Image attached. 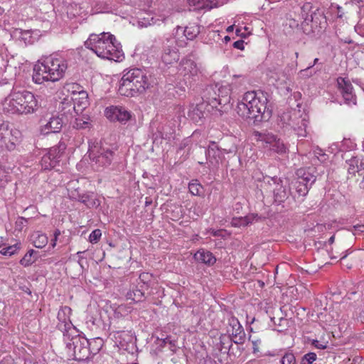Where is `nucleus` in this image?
I'll return each instance as SVG.
<instances>
[{"label": "nucleus", "mask_w": 364, "mask_h": 364, "mask_svg": "<svg viewBox=\"0 0 364 364\" xmlns=\"http://www.w3.org/2000/svg\"><path fill=\"white\" fill-rule=\"evenodd\" d=\"M21 141V133L15 129L9 130L8 125L0 124V146L11 151L17 149Z\"/></svg>", "instance_id": "12"}, {"label": "nucleus", "mask_w": 364, "mask_h": 364, "mask_svg": "<svg viewBox=\"0 0 364 364\" xmlns=\"http://www.w3.org/2000/svg\"><path fill=\"white\" fill-rule=\"evenodd\" d=\"M220 150H222L223 155L224 156V154H235L237 149H236L235 146L232 145L230 148L225 147V148L220 149Z\"/></svg>", "instance_id": "50"}, {"label": "nucleus", "mask_w": 364, "mask_h": 364, "mask_svg": "<svg viewBox=\"0 0 364 364\" xmlns=\"http://www.w3.org/2000/svg\"><path fill=\"white\" fill-rule=\"evenodd\" d=\"M3 66L4 68H0V86L6 84L12 78V75L8 73V72L12 70L13 68L9 65L7 63H4Z\"/></svg>", "instance_id": "33"}, {"label": "nucleus", "mask_w": 364, "mask_h": 364, "mask_svg": "<svg viewBox=\"0 0 364 364\" xmlns=\"http://www.w3.org/2000/svg\"><path fill=\"white\" fill-rule=\"evenodd\" d=\"M2 107L8 114H28L37 109L38 101L29 91H14L4 99Z\"/></svg>", "instance_id": "4"}, {"label": "nucleus", "mask_w": 364, "mask_h": 364, "mask_svg": "<svg viewBox=\"0 0 364 364\" xmlns=\"http://www.w3.org/2000/svg\"><path fill=\"white\" fill-rule=\"evenodd\" d=\"M150 83L144 70L130 69L124 73L119 82L118 92L125 97H135L145 92Z\"/></svg>", "instance_id": "5"}, {"label": "nucleus", "mask_w": 364, "mask_h": 364, "mask_svg": "<svg viewBox=\"0 0 364 364\" xmlns=\"http://www.w3.org/2000/svg\"><path fill=\"white\" fill-rule=\"evenodd\" d=\"M85 46L102 59L119 62L124 58L121 44L108 32L91 33L85 42Z\"/></svg>", "instance_id": "3"}, {"label": "nucleus", "mask_w": 364, "mask_h": 364, "mask_svg": "<svg viewBox=\"0 0 364 364\" xmlns=\"http://www.w3.org/2000/svg\"><path fill=\"white\" fill-rule=\"evenodd\" d=\"M122 335H126L128 336V333L125 331H115L114 332V337L115 339L121 338Z\"/></svg>", "instance_id": "57"}, {"label": "nucleus", "mask_w": 364, "mask_h": 364, "mask_svg": "<svg viewBox=\"0 0 364 364\" xmlns=\"http://www.w3.org/2000/svg\"><path fill=\"white\" fill-rule=\"evenodd\" d=\"M66 145L63 142H59L57 146L51 147L41 158V166L44 170L54 168L59 163Z\"/></svg>", "instance_id": "14"}, {"label": "nucleus", "mask_w": 364, "mask_h": 364, "mask_svg": "<svg viewBox=\"0 0 364 364\" xmlns=\"http://www.w3.org/2000/svg\"><path fill=\"white\" fill-rule=\"evenodd\" d=\"M280 122L283 127H290L299 137L306 136L309 117L305 112L294 109L284 112L280 116Z\"/></svg>", "instance_id": "6"}, {"label": "nucleus", "mask_w": 364, "mask_h": 364, "mask_svg": "<svg viewBox=\"0 0 364 364\" xmlns=\"http://www.w3.org/2000/svg\"><path fill=\"white\" fill-rule=\"evenodd\" d=\"M354 228V235H358L360 233H364V224L363 225H356L353 227Z\"/></svg>", "instance_id": "53"}, {"label": "nucleus", "mask_w": 364, "mask_h": 364, "mask_svg": "<svg viewBox=\"0 0 364 364\" xmlns=\"http://www.w3.org/2000/svg\"><path fill=\"white\" fill-rule=\"evenodd\" d=\"M233 28H234L233 26H230L227 28L226 31H227V32H231L233 31Z\"/></svg>", "instance_id": "61"}, {"label": "nucleus", "mask_w": 364, "mask_h": 364, "mask_svg": "<svg viewBox=\"0 0 364 364\" xmlns=\"http://www.w3.org/2000/svg\"><path fill=\"white\" fill-rule=\"evenodd\" d=\"M346 256H347V255H343V256L341 258V259H343L344 258H346Z\"/></svg>", "instance_id": "64"}, {"label": "nucleus", "mask_w": 364, "mask_h": 364, "mask_svg": "<svg viewBox=\"0 0 364 364\" xmlns=\"http://www.w3.org/2000/svg\"><path fill=\"white\" fill-rule=\"evenodd\" d=\"M186 43H184L185 44ZM183 46L181 41H178L172 37H168L163 42V48L161 55L162 62L166 65H171L179 60V53L175 45Z\"/></svg>", "instance_id": "13"}, {"label": "nucleus", "mask_w": 364, "mask_h": 364, "mask_svg": "<svg viewBox=\"0 0 364 364\" xmlns=\"http://www.w3.org/2000/svg\"><path fill=\"white\" fill-rule=\"evenodd\" d=\"M73 127L78 129H90L92 127L91 119L87 115H82L75 119Z\"/></svg>", "instance_id": "32"}, {"label": "nucleus", "mask_w": 364, "mask_h": 364, "mask_svg": "<svg viewBox=\"0 0 364 364\" xmlns=\"http://www.w3.org/2000/svg\"><path fill=\"white\" fill-rule=\"evenodd\" d=\"M68 69V61L63 54L53 53L42 58L34 65L33 81L36 84L45 82H58L62 79Z\"/></svg>", "instance_id": "1"}, {"label": "nucleus", "mask_w": 364, "mask_h": 364, "mask_svg": "<svg viewBox=\"0 0 364 364\" xmlns=\"http://www.w3.org/2000/svg\"><path fill=\"white\" fill-rule=\"evenodd\" d=\"M250 340L252 344V353L256 355L257 357H260L262 355L260 346L262 344V341L259 338H252V336H250Z\"/></svg>", "instance_id": "38"}, {"label": "nucleus", "mask_w": 364, "mask_h": 364, "mask_svg": "<svg viewBox=\"0 0 364 364\" xmlns=\"http://www.w3.org/2000/svg\"><path fill=\"white\" fill-rule=\"evenodd\" d=\"M103 343V340L99 337L89 340L90 355H96L102 348Z\"/></svg>", "instance_id": "34"}, {"label": "nucleus", "mask_w": 364, "mask_h": 364, "mask_svg": "<svg viewBox=\"0 0 364 364\" xmlns=\"http://www.w3.org/2000/svg\"><path fill=\"white\" fill-rule=\"evenodd\" d=\"M151 275L146 272H143L139 275V280L140 285H143L144 288L147 289V283L151 279Z\"/></svg>", "instance_id": "46"}, {"label": "nucleus", "mask_w": 364, "mask_h": 364, "mask_svg": "<svg viewBox=\"0 0 364 364\" xmlns=\"http://www.w3.org/2000/svg\"><path fill=\"white\" fill-rule=\"evenodd\" d=\"M79 200L88 208L94 207L96 205L95 201L94 200H90L88 195L80 196Z\"/></svg>", "instance_id": "45"}, {"label": "nucleus", "mask_w": 364, "mask_h": 364, "mask_svg": "<svg viewBox=\"0 0 364 364\" xmlns=\"http://www.w3.org/2000/svg\"><path fill=\"white\" fill-rule=\"evenodd\" d=\"M194 258L196 261L208 265H213L216 262V258L213 253L204 249H200L195 253Z\"/></svg>", "instance_id": "27"}, {"label": "nucleus", "mask_w": 364, "mask_h": 364, "mask_svg": "<svg viewBox=\"0 0 364 364\" xmlns=\"http://www.w3.org/2000/svg\"><path fill=\"white\" fill-rule=\"evenodd\" d=\"M175 110L179 119L182 117L185 118V109L183 106L178 105L175 107Z\"/></svg>", "instance_id": "47"}, {"label": "nucleus", "mask_w": 364, "mask_h": 364, "mask_svg": "<svg viewBox=\"0 0 364 364\" xmlns=\"http://www.w3.org/2000/svg\"><path fill=\"white\" fill-rule=\"evenodd\" d=\"M200 26L197 24H189L184 28L181 26H177L176 28L175 34L179 35V33H183L188 40L192 41L200 33Z\"/></svg>", "instance_id": "26"}, {"label": "nucleus", "mask_w": 364, "mask_h": 364, "mask_svg": "<svg viewBox=\"0 0 364 364\" xmlns=\"http://www.w3.org/2000/svg\"><path fill=\"white\" fill-rule=\"evenodd\" d=\"M255 136L257 141L262 143L264 148L272 150L279 154L287 152V146L280 139H277L274 134L256 132H255Z\"/></svg>", "instance_id": "15"}, {"label": "nucleus", "mask_w": 364, "mask_h": 364, "mask_svg": "<svg viewBox=\"0 0 364 364\" xmlns=\"http://www.w3.org/2000/svg\"><path fill=\"white\" fill-rule=\"evenodd\" d=\"M188 117L195 122H198L203 117V113L198 107H193L192 109L188 112Z\"/></svg>", "instance_id": "36"}, {"label": "nucleus", "mask_w": 364, "mask_h": 364, "mask_svg": "<svg viewBox=\"0 0 364 364\" xmlns=\"http://www.w3.org/2000/svg\"><path fill=\"white\" fill-rule=\"evenodd\" d=\"M106 117L112 122L126 123L132 117L131 112L121 106H110L105 110Z\"/></svg>", "instance_id": "19"}, {"label": "nucleus", "mask_w": 364, "mask_h": 364, "mask_svg": "<svg viewBox=\"0 0 364 364\" xmlns=\"http://www.w3.org/2000/svg\"><path fill=\"white\" fill-rule=\"evenodd\" d=\"M316 358L317 355L315 353H308L301 358L300 364H312Z\"/></svg>", "instance_id": "41"}, {"label": "nucleus", "mask_w": 364, "mask_h": 364, "mask_svg": "<svg viewBox=\"0 0 364 364\" xmlns=\"http://www.w3.org/2000/svg\"><path fill=\"white\" fill-rule=\"evenodd\" d=\"M316 170L314 167L301 168L296 171V178L291 182L296 198L305 197L316 181Z\"/></svg>", "instance_id": "7"}, {"label": "nucleus", "mask_w": 364, "mask_h": 364, "mask_svg": "<svg viewBox=\"0 0 364 364\" xmlns=\"http://www.w3.org/2000/svg\"><path fill=\"white\" fill-rule=\"evenodd\" d=\"M227 333L232 337L234 343L242 344L245 341L244 329L238 319L231 316L228 319Z\"/></svg>", "instance_id": "18"}, {"label": "nucleus", "mask_w": 364, "mask_h": 364, "mask_svg": "<svg viewBox=\"0 0 364 364\" xmlns=\"http://www.w3.org/2000/svg\"><path fill=\"white\" fill-rule=\"evenodd\" d=\"M347 171L348 175L355 176L356 173H359L364 169V157L355 156L346 161Z\"/></svg>", "instance_id": "24"}, {"label": "nucleus", "mask_w": 364, "mask_h": 364, "mask_svg": "<svg viewBox=\"0 0 364 364\" xmlns=\"http://www.w3.org/2000/svg\"><path fill=\"white\" fill-rule=\"evenodd\" d=\"M188 189L192 195L200 196L203 190V186L198 183L197 180H194L189 183Z\"/></svg>", "instance_id": "37"}, {"label": "nucleus", "mask_w": 364, "mask_h": 364, "mask_svg": "<svg viewBox=\"0 0 364 364\" xmlns=\"http://www.w3.org/2000/svg\"><path fill=\"white\" fill-rule=\"evenodd\" d=\"M306 19L307 20V24L311 22L313 26L321 28H325L327 24L324 12L319 8H315L314 11L311 13L310 17L306 16Z\"/></svg>", "instance_id": "25"}, {"label": "nucleus", "mask_w": 364, "mask_h": 364, "mask_svg": "<svg viewBox=\"0 0 364 364\" xmlns=\"http://www.w3.org/2000/svg\"><path fill=\"white\" fill-rule=\"evenodd\" d=\"M31 241L36 247L43 248L48 244V238L46 234L36 231L31 234Z\"/></svg>", "instance_id": "29"}, {"label": "nucleus", "mask_w": 364, "mask_h": 364, "mask_svg": "<svg viewBox=\"0 0 364 364\" xmlns=\"http://www.w3.org/2000/svg\"><path fill=\"white\" fill-rule=\"evenodd\" d=\"M205 156L208 163L213 167H217L223 159L222 150L216 145L215 142L211 141L205 151Z\"/></svg>", "instance_id": "22"}, {"label": "nucleus", "mask_w": 364, "mask_h": 364, "mask_svg": "<svg viewBox=\"0 0 364 364\" xmlns=\"http://www.w3.org/2000/svg\"><path fill=\"white\" fill-rule=\"evenodd\" d=\"M311 343H312V345H313L315 348H318V349H321V350H323V349H326V348H327V344H326V343L321 342V341H318V340H313Z\"/></svg>", "instance_id": "49"}, {"label": "nucleus", "mask_w": 364, "mask_h": 364, "mask_svg": "<svg viewBox=\"0 0 364 364\" xmlns=\"http://www.w3.org/2000/svg\"><path fill=\"white\" fill-rule=\"evenodd\" d=\"M144 287L138 283L136 286L130 289L126 294L127 299L132 300L134 302H140L144 299Z\"/></svg>", "instance_id": "28"}, {"label": "nucleus", "mask_w": 364, "mask_h": 364, "mask_svg": "<svg viewBox=\"0 0 364 364\" xmlns=\"http://www.w3.org/2000/svg\"><path fill=\"white\" fill-rule=\"evenodd\" d=\"M321 152L322 151L320 149L318 151H316V156L320 161L323 162L326 160L327 156Z\"/></svg>", "instance_id": "54"}, {"label": "nucleus", "mask_w": 364, "mask_h": 364, "mask_svg": "<svg viewBox=\"0 0 364 364\" xmlns=\"http://www.w3.org/2000/svg\"><path fill=\"white\" fill-rule=\"evenodd\" d=\"M271 77L275 80L278 85H283L286 84L287 80L288 79L287 75L284 72L282 71L279 73H276L275 77L272 75Z\"/></svg>", "instance_id": "42"}, {"label": "nucleus", "mask_w": 364, "mask_h": 364, "mask_svg": "<svg viewBox=\"0 0 364 364\" xmlns=\"http://www.w3.org/2000/svg\"><path fill=\"white\" fill-rule=\"evenodd\" d=\"M349 144H352V142L349 139H343V141L341 142L339 149L341 151H344L346 148V146L348 148H350L351 146L349 145Z\"/></svg>", "instance_id": "52"}, {"label": "nucleus", "mask_w": 364, "mask_h": 364, "mask_svg": "<svg viewBox=\"0 0 364 364\" xmlns=\"http://www.w3.org/2000/svg\"><path fill=\"white\" fill-rule=\"evenodd\" d=\"M223 41L225 43H227L228 42H229L230 41V36H225L223 38Z\"/></svg>", "instance_id": "60"}, {"label": "nucleus", "mask_w": 364, "mask_h": 364, "mask_svg": "<svg viewBox=\"0 0 364 364\" xmlns=\"http://www.w3.org/2000/svg\"><path fill=\"white\" fill-rule=\"evenodd\" d=\"M318 58H315L313 63L311 64V65H313V67H314L316 64L318 63Z\"/></svg>", "instance_id": "62"}, {"label": "nucleus", "mask_w": 364, "mask_h": 364, "mask_svg": "<svg viewBox=\"0 0 364 364\" xmlns=\"http://www.w3.org/2000/svg\"><path fill=\"white\" fill-rule=\"evenodd\" d=\"M178 70L185 80H194L199 73L196 63L191 59H183L179 64Z\"/></svg>", "instance_id": "20"}, {"label": "nucleus", "mask_w": 364, "mask_h": 364, "mask_svg": "<svg viewBox=\"0 0 364 364\" xmlns=\"http://www.w3.org/2000/svg\"><path fill=\"white\" fill-rule=\"evenodd\" d=\"M64 90L70 94V96L65 97V103L69 104L70 109L69 111L75 110L76 106L80 109H84L88 105V95L83 88L77 83H68L65 85Z\"/></svg>", "instance_id": "10"}, {"label": "nucleus", "mask_w": 364, "mask_h": 364, "mask_svg": "<svg viewBox=\"0 0 364 364\" xmlns=\"http://www.w3.org/2000/svg\"><path fill=\"white\" fill-rule=\"evenodd\" d=\"M175 13V10L171 8H166L159 11V13L155 16H148L146 18H141L139 23L141 26L147 27L149 26H160L161 23H167L172 19V16Z\"/></svg>", "instance_id": "17"}, {"label": "nucleus", "mask_w": 364, "mask_h": 364, "mask_svg": "<svg viewBox=\"0 0 364 364\" xmlns=\"http://www.w3.org/2000/svg\"><path fill=\"white\" fill-rule=\"evenodd\" d=\"M210 36L211 38H213L214 40H215L216 38L219 39L220 38V33L218 31H211L210 33H209Z\"/></svg>", "instance_id": "56"}, {"label": "nucleus", "mask_w": 364, "mask_h": 364, "mask_svg": "<svg viewBox=\"0 0 364 364\" xmlns=\"http://www.w3.org/2000/svg\"><path fill=\"white\" fill-rule=\"evenodd\" d=\"M267 97L263 92H247L238 102L236 111L243 119H253L254 122L268 120L271 110L267 107Z\"/></svg>", "instance_id": "2"}, {"label": "nucleus", "mask_w": 364, "mask_h": 364, "mask_svg": "<svg viewBox=\"0 0 364 364\" xmlns=\"http://www.w3.org/2000/svg\"><path fill=\"white\" fill-rule=\"evenodd\" d=\"M233 47L239 49V50H243L244 49V41L242 40H239L235 41L233 43Z\"/></svg>", "instance_id": "55"}, {"label": "nucleus", "mask_w": 364, "mask_h": 364, "mask_svg": "<svg viewBox=\"0 0 364 364\" xmlns=\"http://www.w3.org/2000/svg\"><path fill=\"white\" fill-rule=\"evenodd\" d=\"M63 119L59 116H52L41 127V134L46 135L50 133L59 132L63 127Z\"/></svg>", "instance_id": "23"}, {"label": "nucleus", "mask_w": 364, "mask_h": 364, "mask_svg": "<svg viewBox=\"0 0 364 364\" xmlns=\"http://www.w3.org/2000/svg\"><path fill=\"white\" fill-rule=\"evenodd\" d=\"M270 188L273 189L274 202L279 205L287 200L290 196L293 198H296V196L294 195L290 191L289 183L287 179H281L280 178H267L264 182Z\"/></svg>", "instance_id": "11"}, {"label": "nucleus", "mask_w": 364, "mask_h": 364, "mask_svg": "<svg viewBox=\"0 0 364 364\" xmlns=\"http://www.w3.org/2000/svg\"><path fill=\"white\" fill-rule=\"evenodd\" d=\"M360 176H362V178L358 183V186L360 189L364 190V173L360 174Z\"/></svg>", "instance_id": "58"}, {"label": "nucleus", "mask_w": 364, "mask_h": 364, "mask_svg": "<svg viewBox=\"0 0 364 364\" xmlns=\"http://www.w3.org/2000/svg\"><path fill=\"white\" fill-rule=\"evenodd\" d=\"M64 101H65V98L60 102V106L59 107V109H60L61 111L64 112V114L70 112L71 111H69V109H70V105L67 104V103H65L64 105H63Z\"/></svg>", "instance_id": "51"}, {"label": "nucleus", "mask_w": 364, "mask_h": 364, "mask_svg": "<svg viewBox=\"0 0 364 364\" xmlns=\"http://www.w3.org/2000/svg\"><path fill=\"white\" fill-rule=\"evenodd\" d=\"M63 340L67 348L73 352L75 360H85L90 358L89 340L81 336L77 330L73 336H67Z\"/></svg>", "instance_id": "8"}, {"label": "nucleus", "mask_w": 364, "mask_h": 364, "mask_svg": "<svg viewBox=\"0 0 364 364\" xmlns=\"http://www.w3.org/2000/svg\"><path fill=\"white\" fill-rule=\"evenodd\" d=\"M71 313L72 309L68 306L61 307L58 312L57 328L63 332V338L67 336H73V333H77V328L70 321Z\"/></svg>", "instance_id": "16"}, {"label": "nucleus", "mask_w": 364, "mask_h": 364, "mask_svg": "<svg viewBox=\"0 0 364 364\" xmlns=\"http://www.w3.org/2000/svg\"><path fill=\"white\" fill-rule=\"evenodd\" d=\"M102 236V232L100 229H95L90 234L89 241L94 244L97 243Z\"/></svg>", "instance_id": "44"}, {"label": "nucleus", "mask_w": 364, "mask_h": 364, "mask_svg": "<svg viewBox=\"0 0 364 364\" xmlns=\"http://www.w3.org/2000/svg\"><path fill=\"white\" fill-rule=\"evenodd\" d=\"M313 65H309L305 69L301 70L298 73V78L301 80L308 79L312 77L316 72L312 70Z\"/></svg>", "instance_id": "39"}, {"label": "nucleus", "mask_w": 364, "mask_h": 364, "mask_svg": "<svg viewBox=\"0 0 364 364\" xmlns=\"http://www.w3.org/2000/svg\"><path fill=\"white\" fill-rule=\"evenodd\" d=\"M92 166L97 170L109 166L114 157V151L98 144H90L88 150Z\"/></svg>", "instance_id": "9"}, {"label": "nucleus", "mask_w": 364, "mask_h": 364, "mask_svg": "<svg viewBox=\"0 0 364 364\" xmlns=\"http://www.w3.org/2000/svg\"><path fill=\"white\" fill-rule=\"evenodd\" d=\"M281 364H296L294 354L287 353L280 360Z\"/></svg>", "instance_id": "43"}, {"label": "nucleus", "mask_w": 364, "mask_h": 364, "mask_svg": "<svg viewBox=\"0 0 364 364\" xmlns=\"http://www.w3.org/2000/svg\"><path fill=\"white\" fill-rule=\"evenodd\" d=\"M258 218L257 214H250L245 217L233 218L231 224L234 227L247 226Z\"/></svg>", "instance_id": "30"}, {"label": "nucleus", "mask_w": 364, "mask_h": 364, "mask_svg": "<svg viewBox=\"0 0 364 364\" xmlns=\"http://www.w3.org/2000/svg\"><path fill=\"white\" fill-rule=\"evenodd\" d=\"M334 240H335V236L333 235L331 236L329 239H328V243L330 245L333 244L334 242Z\"/></svg>", "instance_id": "59"}, {"label": "nucleus", "mask_w": 364, "mask_h": 364, "mask_svg": "<svg viewBox=\"0 0 364 364\" xmlns=\"http://www.w3.org/2000/svg\"><path fill=\"white\" fill-rule=\"evenodd\" d=\"M38 252L33 249L29 250L20 260V264L23 267H28L38 259Z\"/></svg>", "instance_id": "31"}, {"label": "nucleus", "mask_w": 364, "mask_h": 364, "mask_svg": "<svg viewBox=\"0 0 364 364\" xmlns=\"http://www.w3.org/2000/svg\"><path fill=\"white\" fill-rule=\"evenodd\" d=\"M188 1L190 4L193 3V4H195L196 2L199 3V0H188Z\"/></svg>", "instance_id": "63"}, {"label": "nucleus", "mask_w": 364, "mask_h": 364, "mask_svg": "<svg viewBox=\"0 0 364 364\" xmlns=\"http://www.w3.org/2000/svg\"><path fill=\"white\" fill-rule=\"evenodd\" d=\"M61 232H60V230H58V229H56L55 231H54V233H53V238L51 240V242H50V246L54 248L55 246H56V243H57V241H58V237L60 235Z\"/></svg>", "instance_id": "48"}, {"label": "nucleus", "mask_w": 364, "mask_h": 364, "mask_svg": "<svg viewBox=\"0 0 364 364\" xmlns=\"http://www.w3.org/2000/svg\"><path fill=\"white\" fill-rule=\"evenodd\" d=\"M314 9L315 8L313 6V5L309 2H306V3L304 4L303 6L301 7V14H301V18L304 20V22L306 23V24H307V20L306 19V16L310 17L311 13L312 11H314Z\"/></svg>", "instance_id": "35"}, {"label": "nucleus", "mask_w": 364, "mask_h": 364, "mask_svg": "<svg viewBox=\"0 0 364 364\" xmlns=\"http://www.w3.org/2000/svg\"><path fill=\"white\" fill-rule=\"evenodd\" d=\"M20 243L14 244V245H11L5 248H3L0 251V253L3 255L11 256L18 252V250L20 249Z\"/></svg>", "instance_id": "40"}, {"label": "nucleus", "mask_w": 364, "mask_h": 364, "mask_svg": "<svg viewBox=\"0 0 364 364\" xmlns=\"http://www.w3.org/2000/svg\"><path fill=\"white\" fill-rule=\"evenodd\" d=\"M337 83L346 102L355 105L356 97L353 93V88L350 82L345 77H340L337 79Z\"/></svg>", "instance_id": "21"}]
</instances>
